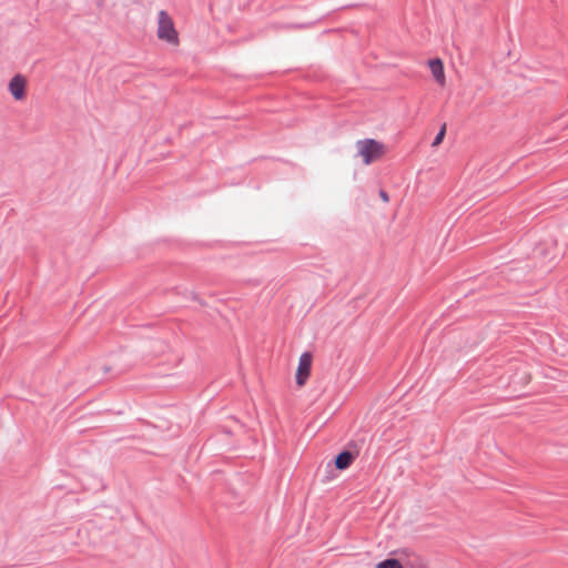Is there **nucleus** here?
Segmentation results:
<instances>
[{"instance_id": "obj_1", "label": "nucleus", "mask_w": 568, "mask_h": 568, "mask_svg": "<svg viewBox=\"0 0 568 568\" xmlns=\"http://www.w3.org/2000/svg\"><path fill=\"white\" fill-rule=\"evenodd\" d=\"M158 37L159 39L164 40L170 44L179 43V36L174 28V23L168 12L164 10L159 12Z\"/></svg>"}, {"instance_id": "obj_2", "label": "nucleus", "mask_w": 568, "mask_h": 568, "mask_svg": "<svg viewBox=\"0 0 568 568\" xmlns=\"http://www.w3.org/2000/svg\"><path fill=\"white\" fill-rule=\"evenodd\" d=\"M357 148L363 162L371 164L382 155L384 145L374 139H364L357 141Z\"/></svg>"}, {"instance_id": "obj_3", "label": "nucleus", "mask_w": 568, "mask_h": 568, "mask_svg": "<svg viewBox=\"0 0 568 568\" xmlns=\"http://www.w3.org/2000/svg\"><path fill=\"white\" fill-rule=\"evenodd\" d=\"M358 455H359L358 445L354 440H351L347 444V448L343 449L335 456V458L333 460L335 468L338 470L347 469L353 464V462L356 459V457Z\"/></svg>"}, {"instance_id": "obj_4", "label": "nucleus", "mask_w": 568, "mask_h": 568, "mask_svg": "<svg viewBox=\"0 0 568 568\" xmlns=\"http://www.w3.org/2000/svg\"><path fill=\"white\" fill-rule=\"evenodd\" d=\"M312 354L304 352L298 359V365L295 374V381L298 386L305 385L311 374Z\"/></svg>"}, {"instance_id": "obj_5", "label": "nucleus", "mask_w": 568, "mask_h": 568, "mask_svg": "<svg viewBox=\"0 0 568 568\" xmlns=\"http://www.w3.org/2000/svg\"><path fill=\"white\" fill-rule=\"evenodd\" d=\"M9 92L17 101H22L27 95V79L21 74H16L9 82Z\"/></svg>"}, {"instance_id": "obj_6", "label": "nucleus", "mask_w": 568, "mask_h": 568, "mask_svg": "<svg viewBox=\"0 0 568 568\" xmlns=\"http://www.w3.org/2000/svg\"><path fill=\"white\" fill-rule=\"evenodd\" d=\"M428 65L436 82L444 85L445 72L443 61L439 58L430 59Z\"/></svg>"}, {"instance_id": "obj_7", "label": "nucleus", "mask_w": 568, "mask_h": 568, "mask_svg": "<svg viewBox=\"0 0 568 568\" xmlns=\"http://www.w3.org/2000/svg\"><path fill=\"white\" fill-rule=\"evenodd\" d=\"M376 568H403L400 561L396 558H387L376 565Z\"/></svg>"}, {"instance_id": "obj_8", "label": "nucleus", "mask_w": 568, "mask_h": 568, "mask_svg": "<svg viewBox=\"0 0 568 568\" xmlns=\"http://www.w3.org/2000/svg\"><path fill=\"white\" fill-rule=\"evenodd\" d=\"M150 346L155 349L156 354L164 353L168 349V344L162 339H150Z\"/></svg>"}, {"instance_id": "obj_9", "label": "nucleus", "mask_w": 568, "mask_h": 568, "mask_svg": "<svg viewBox=\"0 0 568 568\" xmlns=\"http://www.w3.org/2000/svg\"><path fill=\"white\" fill-rule=\"evenodd\" d=\"M178 294H182L185 298L195 301V302L200 303L201 305L204 304V302L200 298V296L194 291H189L187 288H184L183 291L179 290Z\"/></svg>"}, {"instance_id": "obj_10", "label": "nucleus", "mask_w": 568, "mask_h": 568, "mask_svg": "<svg viewBox=\"0 0 568 568\" xmlns=\"http://www.w3.org/2000/svg\"><path fill=\"white\" fill-rule=\"evenodd\" d=\"M445 133H446V124H443V126L439 129V131L435 135L432 145L436 146V145L440 144L444 140Z\"/></svg>"}, {"instance_id": "obj_11", "label": "nucleus", "mask_w": 568, "mask_h": 568, "mask_svg": "<svg viewBox=\"0 0 568 568\" xmlns=\"http://www.w3.org/2000/svg\"><path fill=\"white\" fill-rule=\"evenodd\" d=\"M379 196H381V199H382L384 202H388V200H389L388 193H387L386 191H384V190H381V191H379Z\"/></svg>"}]
</instances>
